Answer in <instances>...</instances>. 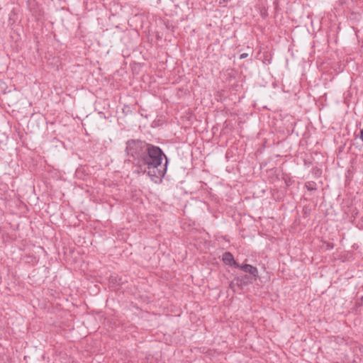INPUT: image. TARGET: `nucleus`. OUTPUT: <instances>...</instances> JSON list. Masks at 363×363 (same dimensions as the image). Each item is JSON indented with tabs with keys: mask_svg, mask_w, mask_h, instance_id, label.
Listing matches in <instances>:
<instances>
[{
	"mask_svg": "<svg viewBox=\"0 0 363 363\" xmlns=\"http://www.w3.org/2000/svg\"><path fill=\"white\" fill-rule=\"evenodd\" d=\"M147 151V155L143 158L144 163L147 166L145 172L152 180L157 182L156 179L164 177L165 174L167 157L157 147L150 146Z\"/></svg>",
	"mask_w": 363,
	"mask_h": 363,
	"instance_id": "obj_1",
	"label": "nucleus"
},
{
	"mask_svg": "<svg viewBox=\"0 0 363 363\" xmlns=\"http://www.w3.org/2000/svg\"><path fill=\"white\" fill-rule=\"evenodd\" d=\"M240 268L245 273L248 274L249 275H245L243 277H238L235 278V281H237L238 287L242 289L244 286L252 284V281L256 280L258 277V269L253 267L251 264H240Z\"/></svg>",
	"mask_w": 363,
	"mask_h": 363,
	"instance_id": "obj_2",
	"label": "nucleus"
},
{
	"mask_svg": "<svg viewBox=\"0 0 363 363\" xmlns=\"http://www.w3.org/2000/svg\"><path fill=\"white\" fill-rule=\"evenodd\" d=\"M222 259L226 264L235 266L236 267H240V264L235 261L233 256L230 252H225L223 255Z\"/></svg>",
	"mask_w": 363,
	"mask_h": 363,
	"instance_id": "obj_3",
	"label": "nucleus"
},
{
	"mask_svg": "<svg viewBox=\"0 0 363 363\" xmlns=\"http://www.w3.org/2000/svg\"><path fill=\"white\" fill-rule=\"evenodd\" d=\"M235 286H238V284H237V281H235V279H234V281H231L230 285H229V288L230 289H232L233 291H235Z\"/></svg>",
	"mask_w": 363,
	"mask_h": 363,
	"instance_id": "obj_4",
	"label": "nucleus"
},
{
	"mask_svg": "<svg viewBox=\"0 0 363 363\" xmlns=\"http://www.w3.org/2000/svg\"><path fill=\"white\" fill-rule=\"evenodd\" d=\"M248 56V54L247 53H243L240 55V59H244L245 57H247Z\"/></svg>",
	"mask_w": 363,
	"mask_h": 363,
	"instance_id": "obj_5",
	"label": "nucleus"
}]
</instances>
